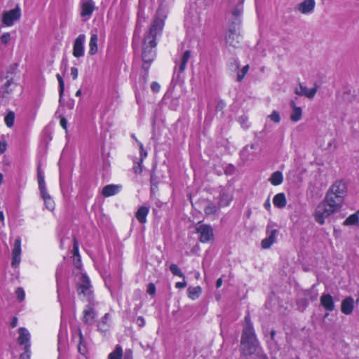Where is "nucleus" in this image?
Listing matches in <instances>:
<instances>
[{
	"label": "nucleus",
	"instance_id": "nucleus-1",
	"mask_svg": "<svg viewBox=\"0 0 359 359\" xmlns=\"http://www.w3.org/2000/svg\"><path fill=\"white\" fill-rule=\"evenodd\" d=\"M164 25L163 19L156 18L145 36L143 43L142 60L145 63H150L155 57L154 48L156 46V35L161 32Z\"/></svg>",
	"mask_w": 359,
	"mask_h": 359
},
{
	"label": "nucleus",
	"instance_id": "nucleus-2",
	"mask_svg": "<svg viewBox=\"0 0 359 359\" xmlns=\"http://www.w3.org/2000/svg\"><path fill=\"white\" fill-rule=\"evenodd\" d=\"M245 326L243 331L241 348L242 353L250 355L257 351L258 342L249 316H245Z\"/></svg>",
	"mask_w": 359,
	"mask_h": 359
},
{
	"label": "nucleus",
	"instance_id": "nucleus-3",
	"mask_svg": "<svg viewBox=\"0 0 359 359\" xmlns=\"http://www.w3.org/2000/svg\"><path fill=\"white\" fill-rule=\"evenodd\" d=\"M76 287L77 292L80 298L89 302L93 301V291L92 290V285L88 277L85 273L81 275Z\"/></svg>",
	"mask_w": 359,
	"mask_h": 359
},
{
	"label": "nucleus",
	"instance_id": "nucleus-4",
	"mask_svg": "<svg viewBox=\"0 0 359 359\" xmlns=\"http://www.w3.org/2000/svg\"><path fill=\"white\" fill-rule=\"evenodd\" d=\"M335 212L336 211L334 209L329 206L328 204L324 201L320 203L316 209V220L320 224H323L325 222V219Z\"/></svg>",
	"mask_w": 359,
	"mask_h": 359
},
{
	"label": "nucleus",
	"instance_id": "nucleus-5",
	"mask_svg": "<svg viewBox=\"0 0 359 359\" xmlns=\"http://www.w3.org/2000/svg\"><path fill=\"white\" fill-rule=\"evenodd\" d=\"M21 16V9L18 5L15 8L4 11L2 14V22L6 27H11Z\"/></svg>",
	"mask_w": 359,
	"mask_h": 359
},
{
	"label": "nucleus",
	"instance_id": "nucleus-6",
	"mask_svg": "<svg viewBox=\"0 0 359 359\" xmlns=\"http://www.w3.org/2000/svg\"><path fill=\"white\" fill-rule=\"evenodd\" d=\"M199 234V240L201 243H208L214 239L213 230L211 226L201 224L196 229Z\"/></svg>",
	"mask_w": 359,
	"mask_h": 359
},
{
	"label": "nucleus",
	"instance_id": "nucleus-7",
	"mask_svg": "<svg viewBox=\"0 0 359 359\" xmlns=\"http://www.w3.org/2000/svg\"><path fill=\"white\" fill-rule=\"evenodd\" d=\"M21 238L20 237H17L13 243V249H12V262L11 266L13 267H18L21 262Z\"/></svg>",
	"mask_w": 359,
	"mask_h": 359
},
{
	"label": "nucleus",
	"instance_id": "nucleus-8",
	"mask_svg": "<svg viewBox=\"0 0 359 359\" xmlns=\"http://www.w3.org/2000/svg\"><path fill=\"white\" fill-rule=\"evenodd\" d=\"M240 38L237 27L231 26L226 33V43L228 46L237 48L241 43Z\"/></svg>",
	"mask_w": 359,
	"mask_h": 359
},
{
	"label": "nucleus",
	"instance_id": "nucleus-9",
	"mask_svg": "<svg viewBox=\"0 0 359 359\" xmlns=\"http://www.w3.org/2000/svg\"><path fill=\"white\" fill-rule=\"evenodd\" d=\"M327 192L331 195L339 196L344 199L347 192L346 183L341 180L336 181L331 185Z\"/></svg>",
	"mask_w": 359,
	"mask_h": 359
},
{
	"label": "nucleus",
	"instance_id": "nucleus-10",
	"mask_svg": "<svg viewBox=\"0 0 359 359\" xmlns=\"http://www.w3.org/2000/svg\"><path fill=\"white\" fill-rule=\"evenodd\" d=\"M86 36L83 34H79L74 40L72 54L75 57H81L84 55V43Z\"/></svg>",
	"mask_w": 359,
	"mask_h": 359
},
{
	"label": "nucleus",
	"instance_id": "nucleus-11",
	"mask_svg": "<svg viewBox=\"0 0 359 359\" xmlns=\"http://www.w3.org/2000/svg\"><path fill=\"white\" fill-rule=\"evenodd\" d=\"M273 226L271 223H269L267 225L266 232L268 236L262 241V247L264 249L269 248L276 241V235L278 231L277 229H272Z\"/></svg>",
	"mask_w": 359,
	"mask_h": 359
},
{
	"label": "nucleus",
	"instance_id": "nucleus-12",
	"mask_svg": "<svg viewBox=\"0 0 359 359\" xmlns=\"http://www.w3.org/2000/svg\"><path fill=\"white\" fill-rule=\"evenodd\" d=\"M324 201L329 206L334 209L335 211H338L343 206L344 202V199L341 198L340 196L331 195L328 192Z\"/></svg>",
	"mask_w": 359,
	"mask_h": 359
},
{
	"label": "nucleus",
	"instance_id": "nucleus-13",
	"mask_svg": "<svg viewBox=\"0 0 359 359\" xmlns=\"http://www.w3.org/2000/svg\"><path fill=\"white\" fill-rule=\"evenodd\" d=\"M72 337L74 341L78 344L79 352L82 355H85L87 352V348L84 344V339L81 333V330L79 328H77L75 332L73 334Z\"/></svg>",
	"mask_w": 359,
	"mask_h": 359
},
{
	"label": "nucleus",
	"instance_id": "nucleus-14",
	"mask_svg": "<svg viewBox=\"0 0 359 359\" xmlns=\"http://www.w3.org/2000/svg\"><path fill=\"white\" fill-rule=\"evenodd\" d=\"M315 6V0H304L298 4L297 9L302 14L308 15L313 11Z\"/></svg>",
	"mask_w": 359,
	"mask_h": 359
},
{
	"label": "nucleus",
	"instance_id": "nucleus-15",
	"mask_svg": "<svg viewBox=\"0 0 359 359\" xmlns=\"http://www.w3.org/2000/svg\"><path fill=\"white\" fill-rule=\"evenodd\" d=\"M95 10V3L93 0H86L81 4V16L88 20Z\"/></svg>",
	"mask_w": 359,
	"mask_h": 359
},
{
	"label": "nucleus",
	"instance_id": "nucleus-16",
	"mask_svg": "<svg viewBox=\"0 0 359 359\" xmlns=\"http://www.w3.org/2000/svg\"><path fill=\"white\" fill-rule=\"evenodd\" d=\"M96 317L97 313L95 309L90 305L86 306L83 310V321L86 324L92 325Z\"/></svg>",
	"mask_w": 359,
	"mask_h": 359
},
{
	"label": "nucleus",
	"instance_id": "nucleus-17",
	"mask_svg": "<svg viewBox=\"0 0 359 359\" xmlns=\"http://www.w3.org/2000/svg\"><path fill=\"white\" fill-rule=\"evenodd\" d=\"M318 90V86H316L313 88H308L307 87L300 85L299 88L295 90V93L298 95L305 96L309 99L314 97Z\"/></svg>",
	"mask_w": 359,
	"mask_h": 359
},
{
	"label": "nucleus",
	"instance_id": "nucleus-18",
	"mask_svg": "<svg viewBox=\"0 0 359 359\" xmlns=\"http://www.w3.org/2000/svg\"><path fill=\"white\" fill-rule=\"evenodd\" d=\"M18 341L20 345H23L25 347L29 346L30 347V333L27 329L25 327H20L18 329Z\"/></svg>",
	"mask_w": 359,
	"mask_h": 359
},
{
	"label": "nucleus",
	"instance_id": "nucleus-19",
	"mask_svg": "<svg viewBox=\"0 0 359 359\" xmlns=\"http://www.w3.org/2000/svg\"><path fill=\"white\" fill-rule=\"evenodd\" d=\"M292 111L290 114V120L292 122H298L302 119V109L300 107H297L294 100H291L290 102Z\"/></svg>",
	"mask_w": 359,
	"mask_h": 359
},
{
	"label": "nucleus",
	"instance_id": "nucleus-20",
	"mask_svg": "<svg viewBox=\"0 0 359 359\" xmlns=\"http://www.w3.org/2000/svg\"><path fill=\"white\" fill-rule=\"evenodd\" d=\"M320 304L327 311H332L335 308V304L332 297L329 294H323L320 297Z\"/></svg>",
	"mask_w": 359,
	"mask_h": 359
},
{
	"label": "nucleus",
	"instance_id": "nucleus-21",
	"mask_svg": "<svg viewBox=\"0 0 359 359\" xmlns=\"http://www.w3.org/2000/svg\"><path fill=\"white\" fill-rule=\"evenodd\" d=\"M354 309V300L352 297L345 298L341 302V311L345 315H350Z\"/></svg>",
	"mask_w": 359,
	"mask_h": 359
},
{
	"label": "nucleus",
	"instance_id": "nucleus-22",
	"mask_svg": "<svg viewBox=\"0 0 359 359\" xmlns=\"http://www.w3.org/2000/svg\"><path fill=\"white\" fill-rule=\"evenodd\" d=\"M122 187L117 184H109L103 187L102 194L104 197L112 196L121 190Z\"/></svg>",
	"mask_w": 359,
	"mask_h": 359
},
{
	"label": "nucleus",
	"instance_id": "nucleus-23",
	"mask_svg": "<svg viewBox=\"0 0 359 359\" xmlns=\"http://www.w3.org/2000/svg\"><path fill=\"white\" fill-rule=\"evenodd\" d=\"M41 198L43 200L46 208L50 210L53 211L55 209V202L47 190L40 191Z\"/></svg>",
	"mask_w": 359,
	"mask_h": 359
},
{
	"label": "nucleus",
	"instance_id": "nucleus-24",
	"mask_svg": "<svg viewBox=\"0 0 359 359\" xmlns=\"http://www.w3.org/2000/svg\"><path fill=\"white\" fill-rule=\"evenodd\" d=\"M97 41L98 36L96 34H92L90 41H89V50L88 53L90 55H94L97 53L98 47H97Z\"/></svg>",
	"mask_w": 359,
	"mask_h": 359
},
{
	"label": "nucleus",
	"instance_id": "nucleus-25",
	"mask_svg": "<svg viewBox=\"0 0 359 359\" xmlns=\"http://www.w3.org/2000/svg\"><path fill=\"white\" fill-rule=\"evenodd\" d=\"M149 209L148 207L142 206L140 207L137 212H136V218L142 224H144L147 222V217L149 214Z\"/></svg>",
	"mask_w": 359,
	"mask_h": 359
},
{
	"label": "nucleus",
	"instance_id": "nucleus-26",
	"mask_svg": "<svg viewBox=\"0 0 359 359\" xmlns=\"http://www.w3.org/2000/svg\"><path fill=\"white\" fill-rule=\"evenodd\" d=\"M243 13V6L242 5L237 6L232 11V16L233 17V20H232V26L238 27L241 23V20L239 17Z\"/></svg>",
	"mask_w": 359,
	"mask_h": 359
},
{
	"label": "nucleus",
	"instance_id": "nucleus-27",
	"mask_svg": "<svg viewBox=\"0 0 359 359\" xmlns=\"http://www.w3.org/2000/svg\"><path fill=\"white\" fill-rule=\"evenodd\" d=\"M274 205L278 208H283L286 205L287 201L283 193H279L275 195L273 199Z\"/></svg>",
	"mask_w": 359,
	"mask_h": 359
},
{
	"label": "nucleus",
	"instance_id": "nucleus-28",
	"mask_svg": "<svg viewBox=\"0 0 359 359\" xmlns=\"http://www.w3.org/2000/svg\"><path fill=\"white\" fill-rule=\"evenodd\" d=\"M73 251L74 264L77 270H80L81 268V262L80 255H79V245L76 240H74Z\"/></svg>",
	"mask_w": 359,
	"mask_h": 359
},
{
	"label": "nucleus",
	"instance_id": "nucleus-29",
	"mask_svg": "<svg viewBox=\"0 0 359 359\" xmlns=\"http://www.w3.org/2000/svg\"><path fill=\"white\" fill-rule=\"evenodd\" d=\"M269 180L273 186L280 185L283 181V173L280 171H276L271 175Z\"/></svg>",
	"mask_w": 359,
	"mask_h": 359
},
{
	"label": "nucleus",
	"instance_id": "nucleus-30",
	"mask_svg": "<svg viewBox=\"0 0 359 359\" xmlns=\"http://www.w3.org/2000/svg\"><path fill=\"white\" fill-rule=\"evenodd\" d=\"M124 356L121 346L116 345L114 350L109 354L108 359H123Z\"/></svg>",
	"mask_w": 359,
	"mask_h": 359
},
{
	"label": "nucleus",
	"instance_id": "nucleus-31",
	"mask_svg": "<svg viewBox=\"0 0 359 359\" xmlns=\"http://www.w3.org/2000/svg\"><path fill=\"white\" fill-rule=\"evenodd\" d=\"M201 292L202 289L200 286L189 287L188 288V297L192 300L198 299Z\"/></svg>",
	"mask_w": 359,
	"mask_h": 359
},
{
	"label": "nucleus",
	"instance_id": "nucleus-32",
	"mask_svg": "<svg viewBox=\"0 0 359 359\" xmlns=\"http://www.w3.org/2000/svg\"><path fill=\"white\" fill-rule=\"evenodd\" d=\"M191 57V51L190 50H186L181 58L180 67H179V71L180 73L183 72L184 69H186V66L187 64V62L189 61V58Z\"/></svg>",
	"mask_w": 359,
	"mask_h": 359
},
{
	"label": "nucleus",
	"instance_id": "nucleus-33",
	"mask_svg": "<svg viewBox=\"0 0 359 359\" xmlns=\"http://www.w3.org/2000/svg\"><path fill=\"white\" fill-rule=\"evenodd\" d=\"M37 180L39 184V189L40 191L47 190L46 182L44 180V175L43 172L41 170L40 166H38L37 169Z\"/></svg>",
	"mask_w": 359,
	"mask_h": 359
},
{
	"label": "nucleus",
	"instance_id": "nucleus-34",
	"mask_svg": "<svg viewBox=\"0 0 359 359\" xmlns=\"http://www.w3.org/2000/svg\"><path fill=\"white\" fill-rule=\"evenodd\" d=\"M109 320H110L109 313H105L104 317L102 318V320L98 323L99 330H100L102 331L106 330L107 327H109V324L108 323Z\"/></svg>",
	"mask_w": 359,
	"mask_h": 359
},
{
	"label": "nucleus",
	"instance_id": "nucleus-35",
	"mask_svg": "<svg viewBox=\"0 0 359 359\" xmlns=\"http://www.w3.org/2000/svg\"><path fill=\"white\" fill-rule=\"evenodd\" d=\"M15 114L13 111H9L4 117V122L7 127L11 128L14 124Z\"/></svg>",
	"mask_w": 359,
	"mask_h": 359
},
{
	"label": "nucleus",
	"instance_id": "nucleus-36",
	"mask_svg": "<svg viewBox=\"0 0 359 359\" xmlns=\"http://www.w3.org/2000/svg\"><path fill=\"white\" fill-rule=\"evenodd\" d=\"M359 220V217L358 214H353L348 217L346 220L344 222V225L348 226L356 224Z\"/></svg>",
	"mask_w": 359,
	"mask_h": 359
},
{
	"label": "nucleus",
	"instance_id": "nucleus-37",
	"mask_svg": "<svg viewBox=\"0 0 359 359\" xmlns=\"http://www.w3.org/2000/svg\"><path fill=\"white\" fill-rule=\"evenodd\" d=\"M217 210L218 208L215 204L212 203H208L204 209L205 213L208 215H214L217 212Z\"/></svg>",
	"mask_w": 359,
	"mask_h": 359
},
{
	"label": "nucleus",
	"instance_id": "nucleus-38",
	"mask_svg": "<svg viewBox=\"0 0 359 359\" xmlns=\"http://www.w3.org/2000/svg\"><path fill=\"white\" fill-rule=\"evenodd\" d=\"M56 77L59 83V102H61L65 90V83L62 76L60 74H57Z\"/></svg>",
	"mask_w": 359,
	"mask_h": 359
},
{
	"label": "nucleus",
	"instance_id": "nucleus-39",
	"mask_svg": "<svg viewBox=\"0 0 359 359\" xmlns=\"http://www.w3.org/2000/svg\"><path fill=\"white\" fill-rule=\"evenodd\" d=\"M170 270L173 275L183 278V279L185 278L184 273L175 264H172L170 266Z\"/></svg>",
	"mask_w": 359,
	"mask_h": 359
},
{
	"label": "nucleus",
	"instance_id": "nucleus-40",
	"mask_svg": "<svg viewBox=\"0 0 359 359\" xmlns=\"http://www.w3.org/2000/svg\"><path fill=\"white\" fill-rule=\"evenodd\" d=\"M249 65H247L245 66H244L242 69L238 72L237 74V81L238 82H241L245 77V76L246 75V74L248 73V70H249Z\"/></svg>",
	"mask_w": 359,
	"mask_h": 359
},
{
	"label": "nucleus",
	"instance_id": "nucleus-41",
	"mask_svg": "<svg viewBox=\"0 0 359 359\" xmlns=\"http://www.w3.org/2000/svg\"><path fill=\"white\" fill-rule=\"evenodd\" d=\"M13 85V81L8 80L4 85V90L3 92L2 96L4 97H7L8 95L11 93L12 89H10V87Z\"/></svg>",
	"mask_w": 359,
	"mask_h": 359
},
{
	"label": "nucleus",
	"instance_id": "nucleus-42",
	"mask_svg": "<svg viewBox=\"0 0 359 359\" xmlns=\"http://www.w3.org/2000/svg\"><path fill=\"white\" fill-rule=\"evenodd\" d=\"M158 180L156 176L152 174L151 176V191L154 193L157 189L158 186Z\"/></svg>",
	"mask_w": 359,
	"mask_h": 359
},
{
	"label": "nucleus",
	"instance_id": "nucleus-43",
	"mask_svg": "<svg viewBox=\"0 0 359 359\" xmlns=\"http://www.w3.org/2000/svg\"><path fill=\"white\" fill-rule=\"evenodd\" d=\"M269 118L275 123H279L280 121V116L279 113L274 110L273 112L269 116Z\"/></svg>",
	"mask_w": 359,
	"mask_h": 359
},
{
	"label": "nucleus",
	"instance_id": "nucleus-44",
	"mask_svg": "<svg viewBox=\"0 0 359 359\" xmlns=\"http://www.w3.org/2000/svg\"><path fill=\"white\" fill-rule=\"evenodd\" d=\"M25 351L20 355V359H29L30 358V347L29 346H26V347H24Z\"/></svg>",
	"mask_w": 359,
	"mask_h": 359
},
{
	"label": "nucleus",
	"instance_id": "nucleus-45",
	"mask_svg": "<svg viewBox=\"0 0 359 359\" xmlns=\"http://www.w3.org/2000/svg\"><path fill=\"white\" fill-rule=\"evenodd\" d=\"M15 294L18 300H20V302L24 300L25 294V291L22 288L18 287L15 290Z\"/></svg>",
	"mask_w": 359,
	"mask_h": 359
},
{
	"label": "nucleus",
	"instance_id": "nucleus-46",
	"mask_svg": "<svg viewBox=\"0 0 359 359\" xmlns=\"http://www.w3.org/2000/svg\"><path fill=\"white\" fill-rule=\"evenodd\" d=\"M231 200V197L229 196H226L225 194H222L220 203L223 206L228 205L229 204L230 201Z\"/></svg>",
	"mask_w": 359,
	"mask_h": 359
},
{
	"label": "nucleus",
	"instance_id": "nucleus-47",
	"mask_svg": "<svg viewBox=\"0 0 359 359\" xmlns=\"http://www.w3.org/2000/svg\"><path fill=\"white\" fill-rule=\"evenodd\" d=\"M137 142H138L140 149V161L141 162H142L143 159L147 156V152L144 150L143 144L141 142H138L137 140Z\"/></svg>",
	"mask_w": 359,
	"mask_h": 359
},
{
	"label": "nucleus",
	"instance_id": "nucleus-48",
	"mask_svg": "<svg viewBox=\"0 0 359 359\" xmlns=\"http://www.w3.org/2000/svg\"><path fill=\"white\" fill-rule=\"evenodd\" d=\"M11 41V34L8 32L4 33L1 36V41L4 44H8Z\"/></svg>",
	"mask_w": 359,
	"mask_h": 359
},
{
	"label": "nucleus",
	"instance_id": "nucleus-49",
	"mask_svg": "<svg viewBox=\"0 0 359 359\" xmlns=\"http://www.w3.org/2000/svg\"><path fill=\"white\" fill-rule=\"evenodd\" d=\"M239 66H240V65H239V62L238 61V60L233 59V62L230 65V68L232 70H237V69H238Z\"/></svg>",
	"mask_w": 359,
	"mask_h": 359
},
{
	"label": "nucleus",
	"instance_id": "nucleus-50",
	"mask_svg": "<svg viewBox=\"0 0 359 359\" xmlns=\"http://www.w3.org/2000/svg\"><path fill=\"white\" fill-rule=\"evenodd\" d=\"M156 292V287L153 283H149L147 286V292L152 295L155 294Z\"/></svg>",
	"mask_w": 359,
	"mask_h": 359
},
{
	"label": "nucleus",
	"instance_id": "nucleus-51",
	"mask_svg": "<svg viewBox=\"0 0 359 359\" xmlns=\"http://www.w3.org/2000/svg\"><path fill=\"white\" fill-rule=\"evenodd\" d=\"M142 162L140 161L137 164H135L134 165V171L135 173L139 174L141 173L142 171Z\"/></svg>",
	"mask_w": 359,
	"mask_h": 359
},
{
	"label": "nucleus",
	"instance_id": "nucleus-52",
	"mask_svg": "<svg viewBox=\"0 0 359 359\" xmlns=\"http://www.w3.org/2000/svg\"><path fill=\"white\" fill-rule=\"evenodd\" d=\"M70 74L72 79L76 80L78 78V69L76 67H72Z\"/></svg>",
	"mask_w": 359,
	"mask_h": 359
},
{
	"label": "nucleus",
	"instance_id": "nucleus-53",
	"mask_svg": "<svg viewBox=\"0 0 359 359\" xmlns=\"http://www.w3.org/2000/svg\"><path fill=\"white\" fill-rule=\"evenodd\" d=\"M60 124L65 130L67 129V121L65 117H62L60 121Z\"/></svg>",
	"mask_w": 359,
	"mask_h": 359
},
{
	"label": "nucleus",
	"instance_id": "nucleus-54",
	"mask_svg": "<svg viewBox=\"0 0 359 359\" xmlns=\"http://www.w3.org/2000/svg\"><path fill=\"white\" fill-rule=\"evenodd\" d=\"M151 88L154 92H158L160 90V85L156 82H153L151 85Z\"/></svg>",
	"mask_w": 359,
	"mask_h": 359
},
{
	"label": "nucleus",
	"instance_id": "nucleus-55",
	"mask_svg": "<svg viewBox=\"0 0 359 359\" xmlns=\"http://www.w3.org/2000/svg\"><path fill=\"white\" fill-rule=\"evenodd\" d=\"M123 359H133V352L128 349L125 351V356Z\"/></svg>",
	"mask_w": 359,
	"mask_h": 359
},
{
	"label": "nucleus",
	"instance_id": "nucleus-56",
	"mask_svg": "<svg viewBox=\"0 0 359 359\" xmlns=\"http://www.w3.org/2000/svg\"><path fill=\"white\" fill-rule=\"evenodd\" d=\"M187 286V282L184 280L182 282H177L175 284L177 288H184Z\"/></svg>",
	"mask_w": 359,
	"mask_h": 359
},
{
	"label": "nucleus",
	"instance_id": "nucleus-57",
	"mask_svg": "<svg viewBox=\"0 0 359 359\" xmlns=\"http://www.w3.org/2000/svg\"><path fill=\"white\" fill-rule=\"evenodd\" d=\"M137 325L140 326V327H142L145 324V321H144V318L140 316L137 318Z\"/></svg>",
	"mask_w": 359,
	"mask_h": 359
},
{
	"label": "nucleus",
	"instance_id": "nucleus-58",
	"mask_svg": "<svg viewBox=\"0 0 359 359\" xmlns=\"http://www.w3.org/2000/svg\"><path fill=\"white\" fill-rule=\"evenodd\" d=\"M6 149V142H0V153H4Z\"/></svg>",
	"mask_w": 359,
	"mask_h": 359
},
{
	"label": "nucleus",
	"instance_id": "nucleus-59",
	"mask_svg": "<svg viewBox=\"0 0 359 359\" xmlns=\"http://www.w3.org/2000/svg\"><path fill=\"white\" fill-rule=\"evenodd\" d=\"M264 208H265L267 210H269H269H271V203H270V200H269V198H268V199L265 201V203H264Z\"/></svg>",
	"mask_w": 359,
	"mask_h": 359
},
{
	"label": "nucleus",
	"instance_id": "nucleus-60",
	"mask_svg": "<svg viewBox=\"0 0 359 359\" xmlns=\"http://www.w3.org/2000/svg\"><path fill=\"white\" fill-rule=\"evenodd\" d=\"M17 324H18V318L16 317H13V320L11 323V326L12 327H15L17 326Z\"/></svg>",
	"mask_w": 359,
	"mask_h": 359
},
{
	"label": "nucleus",
	"instance_id": "nucleus-61",
	"mask_svg": "<svg viewBox=\"0 0 359 359\" xmlns=\"http://www.w3.org/2000/svg\"><path fill=\"white\" fill-rule=\"evenodd\" d=\"M0 221L3 226H5L4 215L2 210H0Z\"/></svg>",
	"mask_w": 359,
	"mask_h": 359
},
{
	"label": "nucleus",
	"instance_id": "nucleus-62",
	"mask_svg": "<svg viewBox=\"0 0 359 359\" xmlns=\"http://www.w3.org/2000/svg\"><path fill=\"white\" fill-rule=\"evenodd\" d=\"M222 283H223V281H222V278H218L217 282H216V287L217 288L220 287L222 286Z\"/></svg>",
	"mask_w": 359,
	"mask_h": 359
},
{
	"label": "nucleus",
	"instance_id": "nucleus-63",
	"mask_svg": "<svg viewBox=\"0 0 359 359\" xmlns=\"http://www.w3.org/2000/svg\"><path fill=\"white\" fill-rule=\"evenodd\" d=\"M257 145L256 144H252L250 145V149H257Z\"/></svg>",
	"mask_w": 359,
	"mask_h": 359
},
{
	"label": "nucleus",
	"instance_id": "nucleus-64",
	"mask_svg": "<svg viewBox=\"0 0 359 359\" xmlns=\"http://www.w3.org/2000/svg\"><path fill=\"white\" fill-rule=\"evenodd\" d=\"M81 95V90H78L76 92V96H80Z\"/></svg>",
	"mask_w": 359,
	"mask_h": 359
}]
</instances>
